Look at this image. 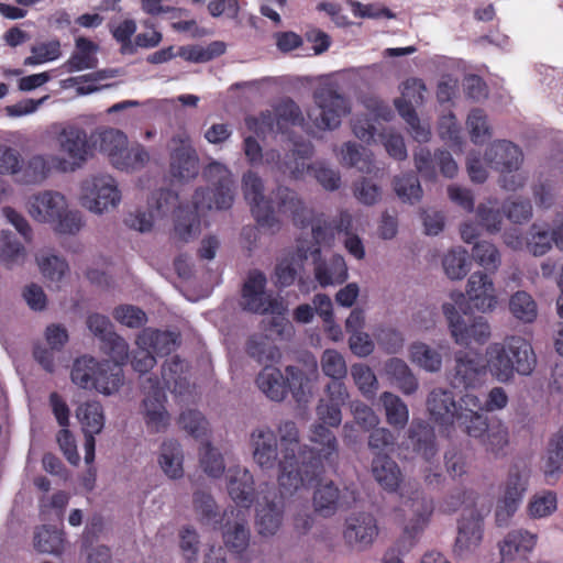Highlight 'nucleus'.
<instances>
[{
	"label": "nucleus",
	"mask_w": 563,
	"mask_h": 563,
	"mask_svg": "<svg viewBox=\"0 0 563 563\" xmlns=\"http://www.w3.org/2000/svg\"><path fill=\"white\" fill-rule=\"evenodd\" d=\"M280 437L278 483L288 494L319 481L325 466L334 468L339 457V444L334 433L322 424H313L310 441L318 448L299 446L296 422L286 420L277 427Z\"/></svg>",
	"instance_id": "nucleus-1"
},
{
	"label": "nucleus",
	"mask_w": 563,
	"mask_h": 563,
	"mask_svg": "<svg viewBox=\"0 0 563 563\" xmlns=\"http://www.w3.org/2000/svg\"><path fill=\"white\" fill-rule=\"evenodd\" d=\"M206 177L212 180V186L196 189L192 196V207H178L175 211V236L181 242H188L200 231L199 211L227 210L234 200L232 175L220 163H211L207 167Z\"/></svg>",
	"instance_id": "nucleus-2"
},
{
	"label": "nucleus",
	"mask_w": 563,
	"mask_h": 563,
	"mask_svg": "<svg viewBox=\"0 0 563 563\" xmlns=\"http://www.w3.org/2000/svg\"><path fill=\"white\" fill-rule=\"evenodd\" d=\"M487 366L492 375L501 383L511 380L515 373L530 375L537 365L531 343L522 336H507L486 349Z\"/></svg>",
	"instance_id": "nucleus-3"
},
{
	"label": "nucleus",
	"mask_w": 563,
	"mask_h": 563,
	"mask_svg": "<svg viewBox=\"0 0 563 563\" xmlns=\"http://www.w3.org/2000/svg\"><path fill=\"white\" fill-rule=\"evenodd\" d=\"M71 382L82 389H95L104 395L117 391L123 382L122 369L110 361H97L84 355L76 358L70 372Z\"/></svg>",
	"instance_id": "nucleus-4"
},
{
	"label": "nucleus",
	"mask_w": 563,
	"mask_h": 563,
	"mask_svg": "<svg viewBox=\"0 0 563 563\" xmlns=\"http://www.w3.org/2000/svg\"><path fill=\"white\" fill-rule=\"evenodd\" d=\"M99 144V151L106 154L113 167L119 170H139L150 159L145 147L139 143L129 146L128 136L120 130L108 128L97 133L93 145Z\"/></svg>",
	"instance_id": "nucleus-5"
},
{
	"label": "nucleus",
	"mask_w": 563,
	"mask_h": 563,
	"mask_svg": "<svg viewBox=\"0 0 563 563\" xmlns=\"http://www.w3.org/2000/svg\"><path fill=\"white\" fill-rule=\"evenodd\" d=\"M485 162L501 174L500 185L504 189L515 191L523 187L526 177L519 169L523 161L521 148L515 143L499 140L492 143L485 151Z\"/></svg>",
	"instance_id": "nucleus-6"
},
{
	"label": "nucleus",
	"mask_w": 563,
	"mask_h": 563,
	"mask_svg": "<svg viewBox=\"0 0 563 563\" xmlns=\"http://www.w3.org/2000/svg\"><path fill=\"white\" fill-rule=\"evenodd\" d=\"M58 150L65 154V157L52 155L56 164V172H75L84 166L92 154V144L88 139L85 129L68 124L64 126L56 135Z\"/></svg>",
	"instance_id": "nucleus-7"
},
{
	"label": "nucleus",
	"mask_w": 563,
	"mask_h": 563,
	"mask_svg": "<svg viewBox=\"0 0 563 563\" xmlns=\"http://www.w3.org/2000/svg\"><path fill=\"white\" fill-rule=\"evenodd\" d=\"M531 470L525 463H515L510 466L504 485L503 497L496 507V523L507 525L522 503L528 490Z\"/></svg>",
	"instance_id": "nucleus-8"
},
{
	"label": "nucleus",
	"mask_w": 563,
	"mask_h": 563,
	"mask_svg": "<svg viewBox=\"0 0 563 563\" xmlns=\"http://www.w3.org/2000/svg\"><path fill=\"white\" fill-rule=\"evenodd\" d=\"M442 310L455 343L460 345H470L472 342L484 344L490 338V325L484 317L467 312L460 314L452 303H444Z\"/></svg>",
	"instance_id": "nucleus-9"
},
{
	"label": "nucleus",
	"mask_w": 563,
	"mask_h": 563,
	"mask_svg": "<svg viewBox=\"0 0 563 563\" xmlns=\"http://www.w3.org/2000/svg\"><path fill=\"white\" fill-rule=\"evenodd\" d=\"M267 278L260 269H252L241 289V307L244 311L266 314L280 313L282 303L266 292Z\"/></svg>",
	"instance_id": "nucleus-10"
},
{
	"label": "nucleus",
	"mask_w": 563,
	"mask_h": 563,
	"mask_svg": "<svg viewBox=\"0 0 563 563\" xmlns=\"http://www.w3.org/2000/svg\"><path fill=\"white\" fill-rule=\"evenodd\" d=\"M242 187L245 200L251 207V212L256 223L265 229H279V220L275 214L272 200L264 196L262 178L254 172L243 175Z\"/></svg>",
	"instance_id": "nucleus-11"
},
{
	"label": "nucleus",
	"mask_w": 563,
	"mask_h": 563,
	"mask_svg": "<svg viewBox=\"0 0 563 563\" xmlns=\"http://www.w3.org/2000/svg\"><path fill=\"white\" fill-rule=\"evenodd\" d=\"M82 205L90 211L102 213L110 208H115L120 200L121 194L111 176H97L84 181Z\"/></svg>",
	"instance_id": "nucleus-12"
},
{
	"label": "nucleus",
	"mask_w": 563,
	"mask_h": 563,
	"mask_svg": "<svg viewBox=\"0 0 563 563\" xmlns=\"http://www.w3.org/2000/svg\"><path fill=\"white\" fill-rule=\"evenodd\" d=\"M486 375V365L477 353L459 351L454 355V365L448 372V380L453 388H475Z\"/></svg>",
	"instance_id": "nucleus-13"
},
{
	"label": "nucleus",
	"mask_w": 563,
	"mask_h": 563,
	"mask_svg": "<svg viewBox=\"0 0 563 563\" xmlns=\"http://www.w3.org/2000/svg\"><path fill=\"white\" fill-rule=\"evenodd\" d=\"M316 104L320 109L316 125L323 130H333L341 123L343 115L349 113L347 99L340 95L332 86L318 88L313 93Z\"/></svg>",
	"instance_id": "nucleus-14"
},
{
	"label": "nucleus",
	"mask_w": 563,
	"mask_h": 563,
	"mask_svg": "<svg viewBox=\"0 0 563 563\" xmlns=\"http://www.w3.org/2000/svg\"><path fill=\"white\" fill-rule=\"evenodd\" d=\"M483 516L477 509L464 508L457 523V536L453 551L459 558L474 553L483 540Z\"/></svg>",
	"instance_id": "nucleus-15"
},
{
	"label": "nucleus",
	"mask_w": 563,
	"mask_h": 563,
	"mask_svg": "<svg viewBox=\"0 0 563 563\" xmlns=\"http://www.w3.org/2000/svg\"><path fill=\"white\" fill-rule=\"evenodd\" d=\"M170 174L173 177L187 180L198 174V157L190 145V137L181 131L170 140Z\"/></svg>",
	"instance_id": "nucleus-16"
},
{
	"label": "nucleus",
	"mask_w": 563,
	"mask_h": 563,
	"mask_svg": "<svg viewBox=\"0 0 563 563\" xmlns=\"http://www.w3.org/2000/svg\"><path fill=\"white\" fill-rule=\"evenodd\" d=\"M379 532L376 518L369 512H356L345 519L343 538L345 543L358 551L368 549Z\"/></svg>",
	"instance_id": "nucleus-17"
},
{
	"label": "nucleus",
	"mask_w": 563,
	"mask_h": 563,
	"mask_svg": "<svg viewBox=\"0 0 563 563\" xmlns=\"http://www.w3.org/2000/svg\"><path fill=\"white\" fill-rule=\"evenodd\" d=\"M247 510L231 508L222 517V538L229 551L241 555L250 544Z\"/></svg>",
	"instance_id": "nucleus-18"
},
{
	"label": "nucleus",
	"mask_w": 563,
	"mask_h": 563,
	"mask_svg": "<svg viewBox=\"0 0 563 563\" xmlns=\"http://www.w3.org/2000/svg\"><path fill=\"white\" fill-rule=\"evenodd\" d=\"M415 165L418 173L426 180H434L437 177V167L446 178H453L457 173V164L448 151L439 150L431 154L426 147H420L415 153Z\"/></svg>",
	"instance_id": "nucleus-19"
},
{
	"label": "nucleus",
	"mask_w": 563,
	"mask_h": 563,
	"mask_svg": "<svg viewBox=\"0 0 563 563\" xmlns=\"http://www.w3.org/2000/svg\"><path fill=\"white\" fill-rule=\"evenodd\" d=\"M456 424L473 438H481L488 430L487 417L483 413V404L477 396L465 394L461 398Z\"/></svg>",
	"instance_id": "nucleus-20"
},
{
	"label": "nucleus",
	"mask_w": 563,
	"mask_h": 563,
	"mask_svg": "<svg viewBox=\"0 0 563 563\" xmlns=\"http://www.w3.org/2000/svg\"><path fill=\"white\" fill-rule=\"evenodd\" d=\"M272 205L275 203L277 211L291 218L294 224L305 229L310 223V213L298 192L286 186H278L272 192Z\"/></svg>",
	"instance_id": "nucleus-21"
},
{
	"label": "nucleus",
	"mask_w": 563,
	"mask_h": 563,
	"mask_svg": "<svg viewBox=\"0 0 563 563\" xmlns=\"http://www.w3.org/2000/svg\"><path fill=\"white\" fill-rule=\"evenodd\" d=\"M325 399H320L316 413L322 426L339 427L342 421L341 409L345 405L349 393L344 383H329L325 386Z\"/></svg>",
	"instance_id": "nucleus-22"
},
{
	"label": "nucleus",
	"mask_w": 563,
	"mask_h": 563,
	"mask_svg": "<svg viewBox=\"0 0 563 563\" xmlns=\"http://www.w3.org/2000/svg\"><path fill=\"white\" fill-rule=\"evenodd\" d=\"M253 459L263 470H273L278 465V442L275 432L267 426L258 427L251 432Z\"/></svg>",
	"instance_id": "nucleus-23"
},
{
	"label": "nucleus",
	"mask_w": 563,
	"mask_h": 563,
	"mask_svg": "<svg viewBox=\"0 0 563 563\" xmlns=\"http://www.w3.org/2000/svg\"><path fill=\"white\" fill-rule=\"evenodd\" d=\"M312 154L311 145H302L292 152V156H298L301 162H296L295 168L290 170L291 176L298 179L302 176L305 170L312 172L317 181L327 190H335L340 187L341 177L338 172L327 167L323 163H314L306 165L305 161Z\"/></svg>",
	"instance_id": "nucleus-24"
},
{
	"label": "nucleus",
	"mask_w": 563,
	"mask_h": 563,
	"mask_svg": "<svg viewBox=\"0 0 563 563\" xmlns=\"http://www.w3.org/2000/svg\"><path fill=\"white\" fill-rule=\"evenodd\" d=\"M147 382L151 384V390L143 400L145 422L152 431L161 432L166 429L169 421V415L165 408L166 395L157 378H148Z\"/></svg>",
	"instance_id": "nucleus-25"
},
{
	"label": "nucleus",
	"mask_w": 563,
	"mask_h": 563,
	"mask_svg": "<svg viewBox=\"0 0 563 563\" xmlns=\"http://www.w3.org/2000/svg\"><path fill=\"white\" fill-rule=\"evenodd\" d=\"M29 213L38 222L52 223L67 208L65 197L53 190H45L29 199Z\"/></svg>",
	"instance_id": "nucleus-26"
},
{
	"label": "nucleus",
	"mask_w": 563,
	"mask_h": 563,
	"mask_svg": "<svg viewBox=\"0 0 563 563\" xmlns=\"http://www.w3.org/2000/svg\"><path fill=\"white\" fill-rule=\"evenodd\" d=\"M407 443L412 451L430 462L438 453L434 428L422 419H413L407 430Z\"/></svg>",
	"instance_id": "nucleus-27"
},
{
	"label": "nucleus",
	"mask_w": 563,
	"mask_h": 563,
	"mask_svg": "<svg viewBox=\"0 0 563 563\" xmlns=\"http://www.w3.org/2000/svg\"><path fill=\"white\" fill-rule=\"evenodd\" d=\"M227 488L230 497L240 509L247 510L254 501L255 488L253 475L240 465L230 467L227 472Z\"/></svg>",
	"instance_id": "nucleus-28"
},
{
	"label": "nucleus",
	"mask_w": 563,
	"mask_h": 563,
	"mask_svg": "<svg viewBox=\"0 0 563 563\" xmlns=\"http://www.w3.org/2000/svg\"><path fill=\"white\" fill-rule=\"evenodd\" d=\"M427 409L431 419L440 426H449L456 422L460 406L457 407L453 393L434 388L428 396Z\"/></svg>",
	"instance_id": "nucleus-29"
},
{
	"label": "nucleus",
	"mask_w": 563,
	"mask_h": 563,
	"mask_svg": "<svg viewBox=\"0 0 563 563\" xmlns=\"http://www.w3.org/2000/svg\"><path fill=\"white\" fill-rule=\"evenodd\" d=\"M537 544V534L523 529L511 530L499 543L503 563L526 560Z\"/></svg>",
	"instance_id": "nucleus-30"
},
{
	"label": "nucleus",
	"mask_w": 563,
	"mask_h": 563,
	"mask_svg": "<svg viewBox=\"0 0 563 563\" xmlns=\"http://www.w3.org/2000/svg\"><path fill=\"white\" fill-rule=\"evenodd\" d=\"M466 294L470 303L479 311H488L497 305L495 287L487 274L475 272L467 283Z\"/></svg>",
	"instance_id": "nucleus-31"
},
{
	"label": "nucleus",
	"mask_w": 563,
	"mask_h": 563,
	"mask_svg": "<svg viewBox=\"0 0 563 563\" xmlns=\"http://www.w3.org/2000/svg\"><path fill=\"white\" fill-rule=\"evenodd\" d=\"M410 508L413 517L405 527V533L415 539L428 525L430 517L433 512V503L431 499L423 496L419 490L413 492V496L409 497L404 503Z\"/></svg>",
	"instance_id": "nucleus-32"
},
{
	"label": "nucleus",
	"mask_w": 563,
	"mask_h": 563,
	"mask_svg": "<svg viewBox=\"0 0 563 563\" xmlns=\"http://www.w3.org/2000/svg\"><path fill=\"white\" fill-rule=\"evenodd\" d=\"M178 334L170 331L145 328L136 338V345L146 346L157 356L169 355L177 346Z\"/></svg>",
	"instance_id": "nucleus-33"
},
{
	"label": "nucleus",
	"mask_w": 563,
	"mask_h": 563,
	"mask_svg": "<svg viewBox=\"0 0 563 563\" xmlns=\"http://www.w3.org/2000/svg\"><path fill=\"white\" fill-rule=\"evenodd\" d=\"M309 225H311L312 238L316 244L307 250L299 247L298 253L301 258L306 260L310 255L313 260H318L321 257L320 245L330 244L334 240L335 230L332 221L325 219L324 214L313 217L312 211L310 213Z\"/></svg>",
	"instance_id": "nucleus-34"
},
{
	"label": "nucleus",
	"mask_w": 563,
	"mask_h": 563,
	"mask_svg": "<svg viewBox=\"0 0 563 563\" xmlns=\"http://www.w3.org/2000/svg\"><path fill=\"white\" fill-rule=\"evenodd\" d=\"M52 170H56V164L52 155H34L24 165L20 164L16 181L24 185H36L45 180Z\"/></svg>",
	"instance_id": "nucleus-35"
},
{
	"label": "nucleus",
	"mask_w": 563,
	"mask_h": 563,
	"mask_svg": "<svg viewBox=\"0 0 563 563\" xmlns=\"http://www.w3.org/2000/svg\"><path fill=\"white\" fill-rule=\"evenodd\" d=\"M372 473L385 490L396 492L398 489L401 482V471L389 455H375L372 462Z\"/></svg>",
	"instance_id": "nucleus-36"
},
{
	"label": "nucleus",
	"mask_w": 563,
	"mask_h": 563,
	"mask_svg": "<svg viewBox=\"0 0 563 563\" xmlns=\"http://www.w3.org/2000/svg\"><path fill=\"white\" fill-rule=\"evenodd\" d=\"M314 277L322 287H327L334 284H342L347 278L346 263L341 255H333L327 263L314 260Z\"/></svg>",
	"instance_id": "nucleus-37"
},
{
	"label": "nucleus",
	"mask_w": 563,
	"mask_h": 563,
	"mask_svg": "<svg viewBox=\"0 0 563 563\" xmlns=\"http://www.w3.org/2000/svg\"><path fill=\"white\" fill-rule=\"evenodd\" d=\"M245 352L264 367L272 366L280 358L279 349L263 334L251 335L245 343Z\"/></svg>",
	"instance_id": "nucleus-38"
},
{
	"label": "nucleus",
	"mask_w": 563,
	"mask_h": 563,
	"mask_svg": "<svg viewBox=\"0 0 563 563\" xmlns=\"http://www.w3.org/2000/svg\"><path fill=\"white\" fill-rule=\"evenodd\" d=\"M256 384L271 400L282 401L287 396L285 377L277 367H264L256 377Z\"/></svg>",
	"instance_id": "nucleus-39"
},
{
	"label": "nucleus",
	"mask_w": 563,
	"mask_h": 563,
	"mask_svg": "<svg viewBox=\"0 0 563 563\" xmlns=\"http://www.w3.org/2000/svg\"><path fill=\"white\" fill-rule=\"evenodd\" d=\"M385 410L386 421L397 430H402L409 421V409L402 399L389 391L382 393L379 397Z\"/></svg>",
	"instance_id": "nucleus-40"
},
{
	"label": "nucleus",
	"mask_w": 563,
	"mask_h": 563,
	"mask_svg": "<svg viewBox=\"0 0 563 563\" xmlns=\"http://www.w3.org/2000/svg\"><path fill=\"white\" fill-rule=\"evenodd\" d=\"M159 465L170 478H179L184 474L183 452L180 444L175 440L164 441L161 448Z\"/></svg>",
	"instance_id": "nucleus-41"
},
{
	"label": "nucleus",
	"mask_w": 563,
	"mask_h": 563,
	"mask_svg": "<svg viewBox=\"0 0 563 563\" xmlns=\"http://www.w3.org/2000/svg\"><path fill=\"white\" fill-rule=\"evenodd\" d=\"M283 507L275 503H267L257 509L256 528L261 536L276 534L283 522Z\"/></svg>",
	"instance_id": "nucleus-42"
},
{
	"label": "nucleus",
	"mask_w": 563,
	"mask_h": 563,
	"mask_svg": "<svg viewBox=\"0 0 563 563\" xmlns=\"http://www.w3.org/2000/svg\"><path fill=\"white\" fill-rule=\"evenodd\" d=\"M76 416L81 424L84 433H100L104 426L103 408L99 401L81 404Z\"/></svg>",
	"instance_id": "nucleus-43"
},
{
	"label": "nucleus",
	"mask_w": 563,
	"mask_h": 563,
	"mask_svg": "<svg viewBox=\"0 0 563 563\" xmlns=\"http://www.w3.org/2000/svg\"><path fill=\"white\" fill-rule=\"evenodd\" d=\"M411 361L430 373H437L442 367V355L426 343L416 342L410 346Z\"/></svg>",
	"instance_id": "nucleus-44"
},
{
	"label": "nucleus",
	"mask_w": 563,
	"mask_h": 563,
	"mask_svg": "<svg viewBox=\"0 0 563 563\" xmlns=\"http://www.w3.org/2000/svg\"><path fill=\"white\" fill-rule=\"evenodd\" d=\"M339 497V488L332 482L318 486L313 494L316 511L324 517L333 515L338 508Z\"/></svg>",
	"instance_id": "nucleus-45"
},
{
	"label": "nucleus",
	"mask_w": 563,
	"mask_h": 563,
	"mask_svg": "<svg viewBox=\"0 0 563 563\" xmlns=\"http://www.w3.org/2000/svg\"><path fill=\"white\" fill-rule=\"evenodd\" d=\"M185 373L184 361L175 355L170 360H167L162 366V378L165 386L174 393L183 394V389L187 385Z\"/></svg>",
	"instance_id": "nucleus-46"
},
{
	"label": "nucleus",
	"mask_w": 563,
	"mask_h": 563,
	"mask_svg": "<svg viewBox=\"0 0 563 563\" xmlns=\"http://www.w3.org/2000/svg\"><path fill=\"white\" fill-rule=\"evenodd\" d=\"M34 547L38 552L58 554L63 551L64 539L62 531L43 526L34 536Z\"/></svg>",
	"instance_id": "nucleus-47"
},
{
	"label": "nucleus",
	"mask_w": 563,
	"mask_h": 563,
	"mask_svg": "<svg viewBox=\"0 0 563 563\" xmlns=\"http://www.w3.org/2000/svg\"><path fill=\"white\" fill-rule=\"evenodd\" d=\"M25 256L24 246L10 231L0 233V262L8 267L19 264Z\"/></svg>",
	"instance_id": "nucleus-48"
},
{
	"label": "nucleus",
	"mask_w": 563,
	"mask_h": 563,
	"mask_svg": "<svg viewBox=\"0 0 563 563\" xmlns=\"http://www.w3.org/2000/svg\"><path fill=\"white\" fill-rule=\"evenodd\" d=\"M470 260L466 250L459 247L450 251L442 261L445 274L450 279H462L470 271Z\"/></svg>",
	"instance_id": "nucleus-49"
},
{
	"label": "nucleus",
	"mask_w": 563,
	"mask_h": 563,
	"mask_svg": "<svg viewBox=\"0 0 563 563\" xmlns=\"http://www.w3.org/2000/svg\"><path fill=\"white\" fill-rule=\"evenodd\" d=\"M509 309L515 318L527 323L534 321L538 316L537 303L526 291H517L511 296Z\"/></svg>",
	"instance_id": "nucleus-50"
},
{
	"label": "nucleus",
	"mask_w": 563,
	"mask_h": 563,
	"mask_svg": "<svg viewBox=\"0 0 563 563\" xmlns=\"http://www.w3.org/2000/svg\"><path fill=\"white\" fill-rule=\"evenodd\" d=\"M394 189L404 202L415 203L422 197V188L418 177L413 173L395 177Z\"/></svg>",
	"instance_id": "nucleus-51"
},
{
	"label": "nucleus",
	"mask_w": 563,
	"mask_h": 563,
	"mask_svg": "<svg viewBox=\"0 0 563 563\" xmlns=\"http://www.w3.org/2000/svg\"><path fill=\"white\" fill-rule=\"evenodd\" d=\"M321 368L323 374L332 379L330 383H343L342 379L347 374L345 360L335 350H325L322 353Z\"/></svg>",
	"instance_id": "nucleus-52"
},
{
	"label": "nucleus",
	"mask_w": 563,
	"mask_h": 563,
	"mask_svg": "<svg viewBox=\"0 0 563 563\" xmlns=\"http://www.w3.org/2000/svg\"><path fill=\"white\" fill-rule=\"evenodd\" d=\"M200 465L206 474L218 478L224 472V461L222 455L214 449L210 442L201 443L199 449Z\"/></svg>",
	"instance_id": "nucleus-53"
},
{
	"label": "nucleus",
	"mask_w": 563,
	"mask_h": 563,
	"mask_svg": "<svg viewBox=\"0 0 563 563\" xmlns=\"http://www.w3.org/2000/svg\"><path fill=\"white\" fill-rule=\"evenodd\" d=\"M466 124L470 129L471 140L474 144H483L492 136L487 115L483 109H473L467 117Z\"/></svg>",
	"instance_id": "nucleus-54"
},
{
	"label": "nucleus",
	"mask_w": 563,
	"mask_h": 563,
	"mask_svg": "<svg viewBox=\"0 0 563 563\" xmlns=\"http://www.w3.org/2000/svg\"><path fill=\"white\" fill-rule=\"evenodd\" d=\"M101 350L107 353L112 360V366L120 368L128 362L129 358V344L119 335L117 332L110 334V336L100 343Z\"/></svg>",
	"instance_id": "nucleus-55"
},
{
	"label": "nucleus",
	"mask_w": 563,
	"mask_h": 563,
	"mask_svg": "<svg viewBox=\"0 0 563 563\" xmlns=\"http://www.w3.org/2000/svg\"><path fill=\"white\" fill-rule=\"evenodd\" d=\"M472 256L482 267L492 273L497 271L500 265V255L497 247L486 241L475 243Z\"/></svg>",
	"instance_id": "nucleus-56"
},
{
	"label": "nucleus",
	"mask_w": 563,
	"mask_h": 563,
	"mask_svg": "<svg viewBox=\"0 0 563 563\" xmlns=\"http://www.w3.org/2000/svg\"><path fill=\"white\" fill-rule=\"evenodd\" d=\"M352 378L358 390L367 398H372L377 390V378L374 372L364 364H354L351 368Z\"/></svg>",
	"instance_id": "nucleus-57"
},
{
	"label": "nucleus",
	"mask_w": 563,
	"mask_h": 563,
	"mask_svg": "<svg viewBox=\"0 0 563 563\" xmlns=\"http://www.w3.org/2000/svg\"><path fill=\"white\" fill-rule=\"evenodd\" d=\"M113 318L121 324L139 329L147 322L146 313L139 307L133 305H120L112 311Z\"/></svg>",
	"instance_id": "nucleus-58"
},
{
	"label": "nucleus",
	"mask_w": 563,
	"mask_h": 563,
	"mask_svg": "<svg viewBox=\"0 0 563 563\" xmlns=\"http://www.w3.org/2000/svg\"><path fill=\"white\" fill-rule=\"evenodd\" d=\"M195 512L203 523L216 521L218 518V507L213 497L205 492L198 490L194 493L192 498Z\"/></svg>",
	"instance_id": "nucleus-59"
},
{
	"label": "nucleus",
	"mask_w": 563,
	"mask_h": 563,
	"mask_svg": "<svg viewBox=\"0 0 563 563\" xmlns=\"http://www.w3.org/2000/svg\"><path fill=\"white\" fill-rule=\"evenodd\" d=\"M37 264L43 276L52 282H59L69 268L67 262L56 255L37 257Z\"/></svg>",
	"instance_id": "nucleus-60"
},
{
	"label": "nucleus",
	"mask_w": 563,
	"mask_h": 563,
	"mask_svg": "<svg viewBox=\"0 0 563 563\" xmlns=\"http://www.w3.org/2000/svg\"><path fill=\"white\" fill-rule=\"evenodd\" d=\"M179 426L195 439L201 438L207 430V420L198 410L188 409L180 413Z\"/></svg>",
	"instance_id": "nucleus-61"
},
{
	"label": "nucleus",
	"mask_w": 563,
	"mask_h": 563,
	"mask_svg": "<svg viewBox=\"0 0 563 563\" xmlns=\"http://www.w3.org/2000/svg\"><path fill=\"white\" fill-rule=\"evenodd\" d=\"M135 31L136 23L132 19H125L111 30L113 38L121 45L120 52L122 54L135 53L134 42H132Z\"/></svg>",
	"instance_id": "nucleus-62"
},
{
	"label": "nucleus",
	"mask_w": 563,
	"mask_h": 563,
	"mask_svg": "<svg viewBox=\"0 0 563 563\" xmlns=\"http://www.w3.org/2000/svg\"><path fill=\"white\" fill-rule=\"evenodd\" d=\"M276 120L279 130L285 125H298L303 121L302 113L298 104L291 99L284 100L276 108Z\"/></svg>",
	"instance_id": "nucleus-63"
},
{
	"label": "nucleus",
	"mask_w": 563,
	"mask_h": 563,
	"mask_svg": "<svg viewBox=\"0 0 563 563\" xmlns=\"http://www.w3.org/2000/svg\"><path fill=\"white\" fill-rule=\"evenodd\" d=\"M503 211L511 222L517 224L526 223L532 217V206L528 199L506 201Z\"/></svg>",
	"instance_id": "nucleus-64"
}]
</instances>
